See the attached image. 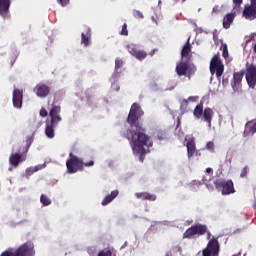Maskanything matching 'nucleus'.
<instances>
[{
    "label": "nucleus",
    "instance_id": "nucleus-35",
    "mask_svg": "<svg viewBox=\"0 0 256 256\" xmlns=\"http://www.w3.org/2000/svg\"><path fill=\"white\" fill-rule=\"evenodd\" d=\"M206 149H208V151H215V143H213V142H208L207 144H206Z\"/></svg>",
    "mask_w": 256,
    "mask_h": 256
},
{
    "label": "nucleus",
    "instance_id": "nucleus-49",
    "mask_svg": "<svg viewBox=\"0 0 256 256\" xmlns=\"http://www.w3.org/2000/svg\"><path fill=\"white\" fill-rule=\"evenodd\" d=\"M207 239H211V232H209V229L207 228Z\"/></svg>",
    "mask_w": 256,
    "mask_h": 256
},
{
    "label": "nucleus",
    "instance_id": "nucleus-36",
    "mask_svg": "<svg viewBox=\"0 0 256 256\" xmlns=\"http://www.w3.org/2000/svg\"><path fill=\"white\" fill-rule=\"evenodd\" d=\"M98 256H113V253L111 252V250L100 251Z\"/></svg>",
    "mask_w": 256,
    "mask_h": 256
},
{
    "label": "nucleus",
    "instance_id": "nucleus-41",
    "mask_svg": "<svg viewBox=\"0 0 256 256\" xmlns=\"http://www.w3.org/2000/svg\"><path fill=\"white\" fill-rule=\"evenodd\" d=\"M37 171H38V169H35V168H28V169H26L27 175H33V173H35Z\"/></svg>",
    "mask_w": 256,
    "mask_h": 256
},
{
    "label": "nucleus",
    "instance_id": "nucleus-15",
    "mask_svg": "<svg viewBox=\"0 0 256 256\" xmlns=\"http://www.w3.org/2000/svg\"><path fill=\"white\" fill-rule=\"evenodd\" d=\"M34 93H36L37 97L45 99L51 93V87L47 84L39 83L35 86Z\"/></svg>",
    "mask_w": 256,
    "mask_h": 256
},
{
    "label": "nucleus",
    "instance_id": "nucleus-11",
    "mask_svg": "<svg viewBox=\"0 0 256 256\" xmlns=\"http://www.w3.org/2000/svg\"><path fill=\"white\" fill-rule=\"evenodd\" d=\"M245 76V72H234L233 78L231 80V87L234 93H241V89H243V77Z\"/></svg>",
    "mask_w": 256,
    "mask_h": 256
},
{
    "label": "nucleus",
    "instance_id": "nucleus-39",
    "mask_svg": "<svg viewBox=\"0 0 256 256\" xmlns=\"http://www.w3.org/2000/svg\"><path fill=\"white\" fill-rule=\"evenodd\" d=\"M212 13H215V14L221 13V6L219 5L214 6L212 9Z\"/></svg>",
    "mask_w": 256,
    "mask_h": 256
},
{
    "label": "nucleus",
    "instance_id": "nucleus-30",
    "mask_svg": "<svg viewBox=\"0 0 256 256\" xmlns=\"http://www.w3.org/2000/svg\"><path fill=\"white\" fill-rule=\"evenodd\" d=\"M144 201H157V195L146 192V198Z\"/></svg>",
    "mask_w": 256,
    "mask_h": 256
},
{
    "label": "nucleus",
    "instance_id": "nucleus-3",
    "mask_svg": "<svg viewBox=\"0 0 256 256\" xmlns=\"http://www.w3.org/2000/svg\"><path fill=\"white\" fill-rule=\"evenodd\" d=\"M95 162L90 160L89 162H84L83 159L79 158L72 152L69 153V159L66 161L67 173L70 175L73 173H77L78 171H83L85 167H93Z\"/></svg>",
    "mask_w": 256,
    "mask_h": 256
},
{
    "label": "nucleus",
    "instance_id": "nucleus-21",
    "mask_svg": "<svg viewBox=\"0 0 256 256\" xmlns=\"http://www.w3.org/2000/svg\"><path fill=\"white\" fill-rule=\"evenodd\" d=\"M244 133H251V135H255L256 133V120H250L245 125Z\"/></svg>",
    "mask_w": 256,
    "mask_h": 256
},
{
    "label": "nucleus",
    "instance_id": "nucleus-40",
    "mask_svg": "<svg viewBox=\"0 0 256 256\" xmlns=\"http://www.w3.org/2000/svg\"><path fill=\"white\" fill-rule=\"evenodd\" d=\"M157 137L160 141H163V139L167 138L164 132H158Z\"/></svg>",
    "mask_w": 256,
    "mask_h": 256
},
{
    "label": "nucleus",
    "instance_id": "nucleus-16",
    "mask_svg": "<svg viewBox=\"0 0 256 256\" xmlns=\"http://www.w3.org/2000/svg\"><path fill=\"white\" fill-rule=\"evenodd\" d=\"M12 101H13V106L16 109H21V107H23V90L14 89Z\"/></svg>",
    "mask_w": 256,
    "mask_h": 256
},
{
    "label": "nucleus",
    "instance_id": "nucleus-52",
    "mask_svg": "<svg viewBox=\"0 0 256 256\" xmlns=\"http://www.w3.org/2000/svg\"><path fill=\"white\" fill-rule=\"evenodd\" d=\"M116 91H119V87L116 88Z\"/></svg>",
    "mask_w": 256,
    "mask_h": 256
},
{
    "label": "nucleus",
    "instance_id": "nucleus-23",
    "mask_svg": "<svg viewBox=\"0 0 256 256\" xmlns=\"http://www.w3.org/2000/svg\"><path fill=\"white\" fill-rule=\"evenodd\" d=\"M89 39H91V29L88 28L86 34H81V44L84 45V47H89Z\"/></svg>",
    "mask_w": 256,
    "mask_h": 256
},
{
    "label": "nucleus",
    "instance_id": "nucleus-31",
    "mask_svg": "<svg viewBox=\"0 0 256 256\" xmlns=\"http://www.w3.org/2000/svg\"><path fill=\"white\" fill-rule=\"evenodd\" d=\"M133 17H135V19H144V15L143 12L139 11V10H133Z\"/></svg>",
    "mask_w": 256,
    "mask_h": 256
},
{
    "label": "nucleus",
    "instance_id": "nucleus-2",
    "mask_svg": "<svg viewBox=\"0 0 256 256\" xmlns=\"http://www.w3.org/2000/svg\"><path fill=\"white\" fill-rule=\"evenodd\" d=\"M50 122H46L45 135L48 139H53L55 137V127L63 121L61 117V106L52 105V108L49 111Z\"/></svg>",
    "mask_w": 256,
    "mask_h": 256
},
{
    "label": "nucleus",
    "instance_id": "nucleus-5",
    "mask_svg": "<svg viewBox=\"0 0 256 256\" xmlns=\"http://www.w3.org/2000/svg\"><path fill=\"white\" fill-rule=\"evenodd\" d=\"M214 185L218 191H221L222 195H231L235 193V184L233 183V180L218 178L214 181Z\"/></svg>",
    "mask_w": 256,
    "mask_h": 256
},
{
    "label": "nucleus",
    "instance_id": "nucleus-33",
    "mask_svg": "<svg viewBox=\"0 0 256 256\" xmlns=\"http://www.w3.org/2000/svg\"><path fill=\"white\" fill-rule=\"evenodd\" d=\"M120 35H123L124 37H127V35H129V31L127 30V23H124L122 25V30L120 32Z\"/></svg>",
    "mask_w": 256,
    "mask_h": 256
},
{
    "label": "nucleus",
    "instance_id": "nucleus-47",
    "mask_svg": "<svg viewBox=\"0 0 256 256\" xmlns=\"http://www.w3.org/2000/svg\"><path fill=\"white\" fill-rule=\"evenodd\" d=\"M206 173H208L209 175H213V168H207Z\"/></svg>",
    "mask_w": 256,
    "mask_h": 256
},
{
    "label": "nucleus",
    "instance_id": "nucleus-22",
    "mask_svg": "<svg viewBox=\"0 0 256 256\" xmlns=\"http://www.w3.org/2000/svg\"><path fill=\"white\" fill-rule=\"evenodd\" d=\"M203 119L208 123V125H211V121H213V109L211 108H205L203 112Z\"/></svg>",
    "mask_w": 256,
    "mask_h": 256
},
{
    "label": "nucleus",
    "instance_id": "nucleus-51",
    "mask_svg": "<svg viewBox=\"0 0 256 256\" xmlns=\"http://www.w3.org/2000/svg\"><path fill=\"white\" fill-rule=\"evenodd\" d=\"M180 126H181V120L178 119V120H177V126H176V128L179 129Z\"/></svg>",
    "mask_w": 256,
    "mask_h": 256
},
{
    "label": "nucleus",
    "instance_id": "nucleus-46",
    "mask_svg": "<svg viewBox=\"0 0 256 256\" xmlns=\"http://www.w3.org/2000/svg\"><path fill=\"white\" fill-rule=\"evenodd\" d=\"M251 41H255V36L253 34L249 36V39L246 40V43H251Z\"/></svg>",
    "mask_w": 256,
    "mask_h": 256
},
{
    "label": "nucleus",
    "instance_id": "nucleus-9",
    "mask_svg": "<svg viewBox=\"0 0 256 256\" xmlns=\"http://www.w3.org/2000/svg\"><path fill=\"white\" fill-rule=\"evenodd\" d=\"M219 251H221L219 240L212 238L209 240L206 248L202 250V256H219Z\"/></svg>",
    "mask_w": 256,
    "mask_h": 256
},
{
    "label": "nucleus",
    "instance_id": "nucleus-53",
    "mask_svg": "<svg viewBox=\"0 0 256 256\" xmlns=\"http://www.w3.org/2000/svg\"><path fill=\"white\" fill-rule=\"evenodd\" d=\"M203 182L205 183V179H203Z\"/></svg>",
    "mask_w": 256,
    "mask_h": 256
},
{
    "label": "nucleus",
    "instance_id": "nucleus-10",
    "mask_svg": "<svg viewBox=\"0 0 256 256\" xmlns=\"http://www.w3.org/2000/svg\"><path fill=\"white\" fill-rule=\"evenodd\" d=\"M14 256H35V245L33 242H26L14 251Z\"/></svg>",
    "mask_w": 256,
    "mask_h": 256
},
{
    "label": "nucleus",
    "instance_id": "nucleus-26",
    "mask_svg": "<svg viewBox=\"0 0 256 256\" xmlns=\"http://www.w3.org/2000/svg\"><path fill=\"white\" fill-rule=\"evenodd\" d=\"M40 202L42 203V205H44V207H47V206L51 205V200L45 194H42L40 196Z\"/></svg>",
    "mask_w": 256,
    "mask_h": 256
},
{
    "label": "nucleus",
    "instance_id": "nucleus-25",
    "mask_svg": "<svg viewBox=\"0 0 256 256\" xmlns=\"http://www.w3.org/2000/svg\"><path fill=\"white\" fill-rule=\"evenodd\" d=\"M189 53H191V44L189 43L188 40L182 49L181 55L182 57H189Z\"/></svg>",
    "mask_w": 256,
    "mask_h": 256
},
{
    "label": "nucleus",
    "instance_id": "nucleus-43",
    "mask_svg": "<svg viewBox=\"0 0 256 256\" xmlns=\"http://www.w3.org/2000/svg\"><path fill=\"white\" fill-rule=\"evenodd\" d=\"M233 3L236 7H241V5H243V0H233Z\"/></svg>",
    "mask_w": 256,
    "mask_h": 256
},
{
    "label": "nucleus",
    "instance_id": "nucleus-18",
    "mask_svg": "<svg viewBox=\"0 0 256 256\" xmlns=\"http://www.w3.org/2000/svg\"><path fill=\"white\" fill-rule=\"evenodd\" d=\"M119 195V190H113L110 195H107L104 197V199L101 202V205L105 207L106 205H109L116 197Z\"/></svg>",
    "mask_w": 256,
    "mask_h": 256
},
{
    "label": "nucleus",
    "instance_id": "nucleus-48",
    "mask_svg": "<svg viewBox=\"0 0 256 256\" xmlns=\"http://www.w3.org/2000/svg\"><path fill=\"white\" fill-rule=\"evenodd\" d=\"M157 49H154V50H152L150 53H149V55L151 56V57H153L154 55H155V53H157Z\"/></svg>",
    "mask_w": 256,
    "mask_h": 256
},
{
    "label": "nucleus",
    "instance_id": "nucleus-45",
    "mask_svg": "<svg viewBox=\"0 0 256 256\" xmlns=\"http://www.w3.org/2000/svg\"><path fill=\"white\" fill-rule=\"evenodd\" d=\"M197 99H199V97H196V96L188 97V101H192V103H195V101H197Z\"/></svg>",
    "mask_w": 256,
    "mask_h": 256
},
{
    "label": "nucleus",
    "instance_id": "nucleus-32",
    "mask_svg": "<svg viewBox=\"0 0 256 256\" xmlns=\"http://www.w3.org/2000/svg\"><path fill=\"white\" fill-rule=\"evenodd\" d=\"M249 173V166H245L242 170H241V173H240V177L242 179H245V177H247Z\"/></svg>",
    "mask_w": 256,
    "mask_h": 256
},
{
    "label": "nucleus",
    "instance_id": "nucleus-50",
    "mask_svg": "<svg viewBox=\"0 0 256 256\" xmlns=\"http://www.w3.org/2000/svg\"><path fill=\"white\" fill-rule=\"evenodd\" d=\"M175 3H185L187 0H173Z\"/></svg>",
    "mask_w": 256,
    "mask_h": 256
},
{
    "label": "nucleus",
    "instance_id": "nucleus-1",
    "mask_svg": "<svg viewBox=\"0 0 256 256\" xmlns=\"http://www.w3.org/2000/svg\"><path fill=\"white\" fill-rule=\"evenodd\" d=\"M143 115H145V113L141 109V106L137 103L132 104L127 117V123L130 124L131 128H128L124 133V137L130 142L134 153L141 156L147 154L145 147H153V141H151V137L145 133L143 123H141V117H143Z\"/></svg>",
    "mask_w": 256,
    "mask_h": 256
},
{
    "label": "nucleus",
    "instance_id": "nucleus-37",
    "mask_svg": "<svg viewBox=\"0 0 256 256\" xmlns=\"http://www.w3.org/2000/svg\"><path fill=\"white\" fill-rule=\"evenodd\" d=\"M49 115V112H47V109L41 108L40 109V117H47Z\"/></svg>",
    "mask_w": 256,
    "mask_h": 256
},
{
    "label": "nucleus",
    "instance_id": "nucleus-27",
    "mask_svg": "<svg viewBox=\"0 0 256 256\" xmlns=\"http://www.w3.org/2000/svg\"><path fill=\"white\" fill-rule=\"evenodd\" d=\"M123 67V60L121 58L115 59V71H119Z\"/></svg>",
    "mask_w": 256,
    "mask_h": 256
},
{
    "label": "nucleus",
    "instance_id": "nucleus-29",
    "mask_svg": "<svg viewBox=\"0 0 256 256\" xmlns=\"http://www.w3.org/2000/svg\"><path fill=\"white\" fill-rule=\"evenodd\" d=\"M222 55L224 59L229 57V49L227 48V44H222Z\"/></svg>",
    "mask_w": 256,
    "mask_h": 256
},
{
    "label": "nucleus",
    "instance_id": "nucleus-38",
    "mask_svg": "<svg viewBox=\"0 0 256 256\" xmlns=\"http://www.w3.org/2000/svg\"><path fill=\"white\" fill-rule=\"evenodd\" d=\"M14 255H15V252H12L9 250H6L0 254V256H14Z\"/></svg>",
    "mask_w": 256,
    "mask_h": 256
},
{
    "label": "nucleus",
    "instance_id": "nucleus-20",
    "mask_svg": "<svg viewBox=\"0 0 256 256\" xmlns=\"http://www.w3.org/2000/svg\"><path fill=\"white\" fill-rule=\"evenodd\" d=\"M235 21V14L228 13L223 19V27L224 29H229L231 27V23Z\"/></svg>",
    "mask_w": 256,
    "mask_h": 256
},
{
    "label": "nucleus",
    "instance_id": "nucleus-13",
    "mask_svg": "<svg viewBox=\"0 0 256 256\" xmlns=\"http://www.w3.org/2000/svg\"><path fill=\"white\" fill-rule=\"evenodd\" d=\"M242 15L248 21H254L256 19V0H251L250 5L244 7Z\"/></svg>",
    "mask_w": 256,
    "mask_h": 256
},
{
    "label": "nucleus",
    "instance_id": "nucleus-8",
    "mask_svg": "<svg viewBox=\"0 0 256 256\" xmlns=\"http://www.w3.org/2000/svg\"><path fill=\"white\" fill-rule=\"evenodd\" d=\"M197 67H195L189 60L181 61L176 65V73L179 77L188 75L190 78L191 75H195Z\"/></svg>",
    "mask_w": 256,
    "mask_h": 256
},
{
    "label": "nucleus",
    "instance_id": "nucleus-12",
    "mask_svg": "<svg viewBox=\"0 0 256 256\" xmlns=\"http://www.w3.org/2000/svg\"><path fill=\"white\" fill-rule=\"evenodd\" d=\"M245 77L250 89H255L256 87V66L255 65L251 64L246 68Z\"/></svg>",
    "mask_w": 256,
    "mask_h": 256
},
{
    "label": "nucleus",
    "instance_id": "nucleus-6",
    "mask_svg": "<svg viewBox=\"0 0 256 256\" xmlns=\"http://www.w3.org/2000/svg\"><path fill=\"white\" fill-rule=\"evenodd\" d=\"M207 233V225L205 224H195L188 228L183 233V239H195L196 237H201Z\"/></svg>",
    "mask_w": 256,
    "mask_h": 256
},
{
    "label": "nucleus",
    "instance_id": "nucleus-19",
    "mask_svg": "<svg viewBox=\"0 0 256 256\" xmlns=\"http://www.w3.org/2000/svg\"><path fill=\"white\" fill-rule=\"evenodd\" d=\"M186 147L188 158L191 159V157L194 156L195 152L197 151V147L195 146V140H189L186 144Z\"/></svg>",
    "mask_w": 256,
    "mask_h": 256
},
{
    "label": "nucleus",
    "instance_id": "nucleus-7",
    "mask_svg": "<svg viewBox=\"0 0 256 256\" xmlns=\"http://www.w3.org/2000/svg\"><path fill=\"white\" fill-rule=\"evenodd\" d=\"M225 72V65L219 57V53L215 54L210 61V73L211 75H216V79H221L223 73Z\"/></svg>",
    "mask_w": 256,
    "mask_h": 256
},
{
    "label": "nucleus",
    "instance_id": "nucleus-44",
    "mask_svg": "<svg viewBox=\"0 0 256 256\" xmlns=\"http://www.w3.org/2000/svg\"><path fill=\"white\" fill-rule=\"evenodd\" d=\"M222 85L223 87H227V85H229V77L222 79Z\"/></svg>",
    "mask_w": 256,
    "mask_h": 256
},
{
    "label": "nucleus",
    "instance_id": "nucleus-34",
    "mask_svg": "<svg viewBox=\"0 0 256 256\" xmlns=\"http://www.w3.org/2000/svg\"><path fill=\"white\" fill-rule=\"evenodd\" d=\"M147 192H137L135 193L136 199H142V201H145Z\"/></svg>",
    "mask_w": 256,
    "mask_h": 256
},
{
    "label": "nucleus",
    "instance_id": "nucleus-17",
    "mask_svg": "<svg viewBox=\"0 0 256 256\" xmlns=\"http://www.w3.org/2000/svg\"><path fill=\"white\" fill-rule=\"evenodd\" d=\"M11 7V0H0V15L4 19L9 17V8Z\"/></svg>",
    "mask_w": 256,
    "mask_h": 256
},
{
    "label": "nucleus",
    "instance_id": "nucleus-28",
    "mask_svg": "<svg viewBox=\"0 0 256 256\" xmlns=\"http://www.w3.org/2000/svg\"><path fill=\"white\" fill-rule=\"evenodd\" d=\"M187 107H189V101L187 99H183L180 104V110L187 111Z\"/></svg>",
    "mask_w": 256,
    "mask_h": 256
},
{
    "label": "nucleus",
    "instance_id": "nucleus-24",
    "mask_svg": "<svg viewBox=\"0 0 256 256\" xmlns=\"http://www.w3.org/2000/svg\"><path fill=\"white\" fill-rule=\"evenodd\" d=\"M203 102H200L194 109L193 115L196 117V119H201L203 115Z\"/></svg>",
    "mask_w": 256,
    "mask_h": 256
},
{
    "label": "nucleus",
    "instance_id": "nucleus-4",
    "mask_svg": "<svg viewBox=\"0 0 256 256\" xmlns=\"http://www.w3.org/2000/svg\"><path fill=\"white\" fill-rule=\"evenodd\" d=\"M33 143V136H28L26 138V148L23 154L20 153H12L9 158V163L12 165V167H19V163H23L25 161L26 156L25 154L28 153L29 147H31Z\"/></svg>",
    "mask_w": 256,
    "mask_h": 256
},
{
    "label": "nucleus",
    "instance_id": "nucleus-42",
    "mask_svg": "<svg viewBox=\"0 0 256 256\" xmlns=\"http://www.w3.org/2000/svg\"><path fill=\"white\" fill-rule=\"evenodd\" d=\"M58 3L62 6V7H66V5H69V0H57Z\"/></svg>",
    "mask_w": 256,
    "mask_h": 256
},
{
    "label": "nucleus",
    "instance_id": "nucleus-14",
    "mask_svg": "<svg viewBox=\"0 0 256 256\" xmlns=\"http://www.w3.org/2000/svg\"><path fill=\"white\" fill-rule=\"evenodd\" d=\"M128 52L133 55L138 61H143L147 58V52L145 50H139L135 44H130L127 46Z\"/></svg>",
    "mask_w": 256,
    "mask_h": 256
}]
</instances>
